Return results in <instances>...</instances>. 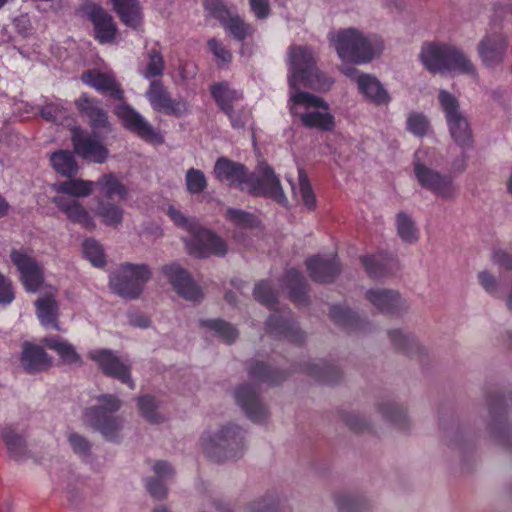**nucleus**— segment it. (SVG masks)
<instances>
[{
  "label": "nucleus",
  "instance_id": "f257e3e1",
  "mask_svg": "<svg viewBox=\"0 0 512 512\" xmlns=\"http://www.w3.org/2000/svg\"><path fill=\"white\" fill-rule=\"evenodd\" d=\"M288 109L307 128L331 131L335 126L334 116L328 103L321 97L299 90L303 85L318 91L329 90L334 80L316 66V54L308 46L292 45L288 48Z\"/></svg>",
  "mask_w": 512,
  "mask_h": 512
},
{
  "label": "nucleus",
  "instance_id": "f03ea898",
  "mask_svg": "<svg viewBox=\"0 0 512 512\" xmlns=\"http://www.w3.org/2000/svg\"><path fill=\"white\" fill-rule=\"evenodd\" d=\"M258 177L249 173L241 163L234 162L225 157L219 158L214 167L216 178L229 185L240 188L256 196H265L281 205L288 200L281 187L278 176L266 163L261 162L257 168Z\"/></svg>",
  "mask_w": 512,
  "mask_h": 512
},
{
  "label": "nucleus",
  "instance_id": "7ed1b4c3",
  "mask_svg": "<svg viewBox=\"0 0 512 512\" xmlns=\"http://www.w3.org/2000/svg\"><path fill=\"white\" fill-rule=\"evenodd\" d=\"M328 40L343 62L366 64L379 57L384 50L382 39L374 34L349 27L329 32Z\"/></svg>",
  "mask_w": 512,
  "mask_h": 512
},
{
  "label": "nucleus",
  "instance_id": "20e7f679",
  "mask_svg": "<svg viewBox=\"0 0 512 512\" xmlns=\"http://www.w3.org/2000/svg\"><path fill=\"white\" fill-rule=\"evenodd\" d=\"M441 160L435 148L423 147L414 155V176L424 189L444 200H452L458 195V188L449 175L441 174L436 166Z\"/></svg>",
  "mask_w": 512,
  "mask_h": 512
},
{
  "label": "nucleus",
  "instance_id": "39448f33",
  "mask_svg": "<svg viewBox=\"0 0 512 512\" xmlns=\"http://www.w3.org/2000/svg\"><path fill=\"white\" fill-rule=\"evenodd\" d=\"M167 213L175 225L189 234L184 238L189 254L199 258L226 254L225 241L211 231L203 229L195 219L187 218L174 207H169Z\"/></svg>",
  "mask_w": 512,
  "mask_h": 512
},
{
  "label": "nucleus",
  "instance_id": "423d86ee",
  "mask_svg": "<svg viewBox=\"0 0 512 512\" xmlns=\"http://www.w3.org/2000/svg\"><path fill=\"white\" fill-rule=\"evenodd\" d=\"M200 444L207 457L214 461L235 459L244 449L243 431L235 425L224 426L217 431H206L201 436Z\"/></svg>",
  "mask_w": 512,
  "mask_h": 512
},
{
  "label": "nucleus",
  "instance_id": "0eeeda50",
  "mask_svg": "<svg viewBox=\"0 0 512 512\" xmlns=\"http://www.w3.org/2000/svg\"><path fill=\"white\" fill-rule=\"evenodd\" d=\"M96 403L84 411V420L98 430L105 438L114 439L123 427V421L115 413L121 401L114 395L102 394L95 397Z\"/></svg>",
  "mask_w": 512,
  "mask_h": 512
},
{
  "label": "nucleus",
  "instance_id": "6e6552de",
  "mask_svg": "<svg viewBox=\"0 0 512 512\" xmlns=\"http://www.w3.org/2000/svg\"><path fill=\"white\" fill-rule=\"evenodd\" d=\"M438 101L453 141L462 148L470 147L473 143L472 131L467 118L460 110L457 97L449 91L441 89L438 93Z\"/></svg>",
  "mask_w": 512,
  "mask_h": 512
},
{
  "label": "nucleus",
  "instance_id": "1a4fd4ad",
  "mask_svg": "<svg viewBox=\"0 0 512 512\" xmlns=\"http://www.w3.org/2000/svg\"><path fill=\"white\" fill-rule=\"evenodd\" d=\"M148 266L141 264H123L110 276L113 291L125 298H136L142 292L144 284L150 279Z\"/></svg>",
  "mask_w": 512,
  "mask_h": 512
},
{
  "label": "nucleus",
  "instance_id": "9d476101",
  "mask_svg": "<svg viewBox=\"0 0 512 512\" xmlns=\"http://www.w3.org/2000/svg\"><path fill=\"white\" fill-rule=\"evenodd\" d=\"M10 258L19 271L20 280L27 292L48 290L50 285L44 283L42 266L25 249H13Z\"/></svg>",
  "mask_w": 512,
  "mask_h": 512
},
{
  "label": "nucleus",
  "instance_id": "9b49d317",
  "mask_svg": "<svg viewBox=\"0 0 512 512\" xmlns=\"http://www.w3.org/2000/svg\"><path fill=\"white\" fill-rule=\"evenodd\" d=\"M205 10L219 20L234 39L243 41L254 32L253 27L247 24L237 13L230 11L222 0H204Z\"/></svg>",
  "mask_w": 512,
  "mask_h": 512
},
{
  "label": "nucleus",
  "instance_id": "f8f14e48",
  "mask_svg": "<svg viewBox=\"0 0 512 512\" xmlns=\"http://www.w3.org/2000/svg\"><path fill=\"white\" fill-rule=\"evenodd\" d=\"M114 114L124 128L136 134L142 140L151 143H162L163 137L138 111L127 103H121L114 109Z\"/></svg>",
  "mask_w": 512,
  "mask_h": 512
},
{
  "label": "nucleus",
  "instance_id": "ddd939ff",
  "mask_svg": "<svg viewBox=\"0 0 512 512\" xmlns=\"http://www.w3.org/2000/svg\"><path fill=\"white\" fill-rule=\"evenodd\" d=\"M508 40L499 31L486 33L477 45L478 57L482 65L489 69L500 66L506 57Z\"/></svg>",
  "mask_w": 512,
  "mask_h": 512
},
{
  "label": "nucleus",
  "instance_id": "4468645a",
  "mask_svg": "<svg viewBox=\"0 0 512 512\" xmlns=\"http://www.w3.org/2000/svg\"><path fill=\"white\" fill-rule=\"evenodd\" d=\"M74 151L83 159L94 163H104L109 155L108 149L95 136L80 127L72 129Z\"/></svg>",
  "mask_w": 512,
  "mask_h": 512
},
{
  "label": "nucleus",
  "instance_id": "2eb2a0df",
  "mask_svg": "<svg viewBox=\"0 0 512 512\" xmlns=\"http://www.w3.org/2000/svg\"><path fill=\"white\" fill-rule=\"evenodd\" d=\"M89 358L96 362L105 374L127 383L131 388L134 383L130 378V366L113 351L108 349H95L89 352Z\"/></svg>",
  "mask_w": 512,
  "mask_h": 512
},
{
  "label": "nucleus",
  "instance_id": "dca6fc26",
  "mask_svg": "<svg viewBox=\"0 0 512 512\" xmlns=\"http://www.w3.org/2000/svg\"><path fill=\"white\" fill-rule=\"evenodd\" d=\"M162 271L176 292L185 300L197 301L202 297L200 288L178 264L167 265L163 267Z\"/></svg>",
  "mask_w": 512,
  "mask_h": 512
},
{
  "label": "nucleus",
  "instance_id": "f3484780",
  "mask_svg": "<svg viewBox=\"0 0 512 512\" xmlns=\"http://www.w3.org/2000/svg\"><path fill=\"white\" fill-rule=\"evenodd\" d=\"M452 45L446 43H427L422 46L420 60L424 67L432 73L447 71V62Z\"/></svg>",
  "mask_w": 512,
  "mask_h": 512
},
{
  "label": "nucleus",
  "instance_id": "a211bd4d",
  "mask_svg": "<svg viewBox=\"0 0 512 512\" xmlns=\"http://www.w3.org/2000/svg\"><path fill=\"white\" fill-rule=\"evenodd\" d=\"M81 79L85 84L101 93L109 94L112 98L122 100L124 97V91L116 81L112 71H87L82 74Z\"/></svg>",
  "mask_w": 512,
  "mask_h": 512
},
{
  "label": "nucleus",
  "instance_id": "6ab92c4d",
  "mask_svg": "<svg viewBox=\"0 0 512 512\" xmlns=\"http://www.w3.org/2000/svg\"><path fill=\"white\" fill-rule=\"evenodd\" d=\"M52 202L71 222L80 224L88 229L95 228L93 217L77 199L57 195L53 197Z\"/></svg>",
  "mask_w": 512,
  "mask_h": 512
},
{
  "label": "nucleus",
  "instance_id": "aec40b11",
  "mask_svg": "<svg viewBox=\"0 0 512 512\" xmlns=\"http://www.w3.org/2000/svg\"><path fill=\"white\" fill-rule=\"evenodd\" d=\"M57 289L49 286L35 302L37 317L41 324L47 328L60 330L58 325V303L55 300Z\"/></svg>",
  "mask_w": 512,
  "mask_h": 512
},
{
  "label": "nucleus",
  "instance_id": "412c9836",
  "mask_svg": "<svg viewBox=\"0 0 512 512\" xmlns=\"http://www.w3.org/2000/svg\"><path fill=\"white\" fill-rule=\"evenodd\" d=\"M366 299L382 313L394 314L404 307V301L400 294L392 289H369L366 292Z\"/></svg>",
  "mask_w": 512,
  "mask_h": 512
},
{
  "label": "nucleus",
  "instance_id": "4be33fe9",
  "mask_svg": "<svg viewBox=\"0 0 512 512\" xmlns=\"http://www.w3.org/2000/svg\"><path fill=\"white\" fill-rule=\"evenodd\" d=\"M356 84L364 98L378 106L388 105L391 96L377 77L371 74H361L356 77Z\"/></svg>",
  "mask_w": 512,
  "mask_h": 512
},
{
  "label": "nucleus",
  "instance_id": "5701e85b",
  "mask_svg": "<svg viewBox=\"0 0 512 512\" xmlns=\"http://www.w3.org/2000/svg\"><path fill=\"white\" fill-rule=\"evenodd\" d=\"M235 399L252 421L262 422L266 419L267 411L253 387L249 385L238 387L235 391Z\"/></svg>",
  "mask_w": 512,
  "mask_h": 512
},
{
  "label": "nucleus",
  "instance_id": "b1692460",
  "mask_svg": "<svg viewBox=\"0 0 512 512\" xmlns=\"http://www.w3.org/2000/svg\"><path fill=\"white\" fill-rule=\"evenodd\" d=\"M20 363L27 373L33 374L48 369L51 366V358L42 347L25 342L22 346Z\"/></svg>",
  "mask_w": 512,
  "mask_h": 512
},
{
  "label": "nucleus",
  "instance_id": "393cba45",
  "mask_svg": "<svg viewBox=\"0 0 512 512\" xmlns=\"http://www.w3.org/2000/svg\"><path fill=\"white\" fill-rule=\"evenodd\" d=\"M307 269L314 281L325 283L335 278L340 266L335 255L325 258L315 256L307 260Z\"/></svg>",
  "mask_w": 512,
  "mask_h": 512
},
{
  "label": "nucleus",
  "instance_id": "a878e982",
  "mask_svg": "<svg viewBox=\"0 0 512 512\" xmlns=\"http://www.w3.org/2000/svg\"><path fill=\"white\" fill-rule=\"evenodd\" d=\"M75 104L79 112L89 119L90 126L94 131L101 129L111 130L106 111L99 107L94 99L82 95L75 101Z\"/></svg>",
  "mask_w": 512,
  "mask_h": 512
},
{
  "label": "nucleus",
  "instance_id": "bb28decb",
  "mask_svg": "<svg viewBox=\"0 0 512 512\" xmlns=\"http://www.w3.org/2000/svg\"><path fill=\"white\" fill-rule=\"evenodd\" d=\"M90 18L94 24L95 36L101 43L112 42L117 28L113 18L103 8L93 6L90 10Z\"/></svg>",
  "mask_w": 512,
  "mask_h": 512
},
{
  "label": "nucleus",
  "instance_id": "cd10ccee",
  "mask_svg": "<svg viewBox=\"0 0 512 512\" xmlns=\"http://www.w3.org/2000/svg\"><path fill=\"white\" fill-rule=\"evenodd\" d=\"M211 94L220 109L227 115L233 116V108H238L242 94L229 87L227 83H218L211 87Z\"/></svg>",
  "mask_w": 512,
  "mask_h": 512
},
{
  "label": "nucleus",
  "instance_id": "c85d7f7f",
  "mask_svg": "<svg viewBox=\"0 0 512 512\" xmlns=\"http://www.w3.org/2000/svg\"><path fill=\"white\" fill-rule=\"evenodd\" d=\"M110 2L125 25L134 29L141 25L142 11L139 0H110Z\"/></svg>",
  "mask_w": 512,
  "mask_h": 512
},
{
  "label": "nucleus",
  "instance_id": "c756f323",
  "mask_svg": "<svg viewBox=\"0 0 512 512\" xmlns=\"http://www.w3.org/2000/svg\"><path fill=\"white\" fill-rule=\"evenodd\" d=\"M94 184L99 193L107 199H126L128 196L127 187L114 173L103 174Z\"/></svg>",
  "mask_w": 512,
  "mask_h": 512
},
{
  "label": "nucleus",
  "instance_id": "7c9ffc66",
  "mask_svg": "<svg viewBox=\"0 0 512 512\" xmlns=\"http://www.w3.org/2000/svg\"><path fill=\"white\" fill-rule=\"evenodd\" d=\"M95 187L93 181L83 179H70L53 185V190L59 195L68 198H85L89 196Z\"/></svg>",
  "mask_w": 512,
  "mask_h": 512
},
{
  "label": "nucleus",
  "instance_id": "2f4dec72",
  "mask_svg": "<svg viewBox=\"0 0 512 512\" xmlns=\"http://www.w3.org/2000/svg\"><path fill=\"white\" fill-rule=\"evenodd\" d=\"M155 478L147 481V489L150 494L156 498H163L167 494L165 481L174 474L173 468L164 461L156 462L153 466Z\"/></svg>",
  "mask_w": 512,
  "mask_h": 512
},
{
  "label": "nucleus",
  "instance_id": "473e14b6",
  "mask_svg": "<svg viewBox=\"0 0 512 512\" xmlns=\"http://www.w3.org/2000/svg\"><path fill=\"white\" fill-rule=\"evenodd\" d=\"M361 262L368 276L373 279H378L391 273L395 266L392 258L382 254L362 257Z\"/></svg>",
  "mask_w": 512,
  "mask_h": 512
},
{
  "label": "nucleus",
  "instance_id": "72a5a7b5",
  "mask_svg": "<svg viewBox=\"0 0 512 512\" xmlns=\"http://www.w3.org/2000/svg\"><path fill=\"white\" fill-rule=\"evenodd\" d=\"M43 343L51 350H54L65 363L73 364L81 360L74 346L62 338L55 336L47 337L43 339Z\"/></svg>",
  "mask_w": 512,
  "mask_h": 512
},
{
  "label": "nucleus",
  "instance_id": "f704fd0d",
  "mask_svg": "<svg viewBox=\"0 0 512 512\" xmlns=\"http://www.w3.org/2000/svg\"><path fill=\"white\" fill-rule=\"evenodd\" d=\"M447 71H457L462 74L477 77V70L471 59L453 45L447 62Z\"/></svg>",
  "mask_w": 512,
  "mask_h": 512
},
{
  "label": "nucleus",
  "instance_id": "c9c22d12",
  "mask_svg": "<svg viewBox=\"0 0 512 512\" xmlns=\"http://www.w3.org/2000/svg\"><path fill=\"white\" fill-rule=\"evenodd\" d=\"M96 214L104 225L117 227L121 225L123 221L124 210L115 203L101 200L98 203Z\"/></svg>",
  "mask_w": 512,
  "mask_h": 512
},
{
  "label": "nucleus",
  "instance_id": "e433bc0d",
  "mask_svg": "<svg viewBox=\"0 0 512 512\" xmlns=\"http://www.w3.org/2000/svg\"><path fill=\"white\" fill-rule=\"evenodd\" d=\"M50 160L53 168L63 176L71 177L78 171V165L70 151L60 150L54 152Z\"/></svg>",
  "mask_w": 512,
  "mask_h": 512
},
{
  "label": "nucleus",
  "instance_id": "4c0bfd02",
  "mask_svg": "<svg viewBox=\"0 0 512 512\" xmlns=\"http://www.w3.org/2000/svg\"><path fill=\"white\" fill-rule=\"evenodd\" d=\"M298 173H299L298 187L296 188L294 184H291L294 196L299 198L301 200V202L303 203V205L307 209L313 210V209H315V207L317 205L316 196H315V194L312 190V187L308 181V178L304 174L303 170L299 169ZM288 181L290 183H292L290 179H288Z\"/></svg>",
  "mask_w": 512,
  "mask_h": 512
},
{
  "label": "nucleus",
  "instance_id": "58836bf2",
  "mask_svg": "<svg viewBox=\"0 0 512 512\" xmlns=\"http://www.w3.org/2000/svg\"><path fill=\"white\" fill-rule=\"evenodd\" d=\"M266 325L271 333L283 335L291 341H298V338L294 335L297 333V329L286 316L273 314L267 320Z\"/></svg>",
  "mask_w": 512,
  "mask_h": 512
},
{
  "label": "nucleus",
  "instance_id": "ea45409f",
  "mask_svg": "<svg viewBox=\"0 0 512 512\" xmlns=\"http://www.w3.org/2000/svg\"><path fill=\"white\" fill-rule=\"evenodd\" d=\"M226 219L240 231H252L259 225L256 216L241 209H228Z\"/></svg>",
  "mask_w": 512,
  "mask_h": 512
},
{
  "label": "nucleus",
  "instance_id": "a19ab883",
  "mask_svg": "<svg viewBox=\"0 0 512 512\" xmlns=\"http://www.w3.org/2000/svg\"><path fill=\"white\" fill-rule=\"evenodd\" d=\"M396 229L402 241L414 244L419 239V231L413 219L405 213H399L396 217Z\"/></svg>",
  "mask_w": 512,
  "mask_h": 512
},
{
  "label": "nucleus",
  "instance_id": "79ce46f5",
  "mask_svg": "<svg viewBox=\"0 0 512 512\" xmlns=\"http://www.w3.org/2000/svg\"><path fill=\"white\" fill-rule=\"evenodd\" d=\"M82 253L94 267L101 268L106 264V255L99 241L88 238L82 243Z\"/></svg>",
  "mask_w": 512,
  "mask_h": 512
},
{
  "label": "nucleus",
  "instance_id": "37998d69",
  "mask_svg": "<svg viewBox=\"0 0 512 512\" xmlns=\"http://www.w3.org/2000/svg\"><path fill=\"white\" fill-rule=\"evenodd\" d=\"M388 336L392 345L405 353L412 354L419 348L417 339L402 329H392L388 332Z\"/></svg>",
  "mask_w": 512,
  "mask_h": 512
},
{
  "label": "nucleus",
  "instance_id": "c03bdc74",
  "mask_svg": "<svg viewBox=\"0 0 512 512\" xmlns=\"http://www.w3.org/2000/svg\"><path fill=\"white\" fill-rule=\"evenodd\" d=\"M145 96L148 99L151 107L157 112L161 111V109L165 106V104H167V101L171 97L170 93L163 86L162 82L158 80H153L150 83Z\"/></svg>",
  "mask_w": 512,
  "mask_h": 512
},
{
  "label": "nucleus",
  "instance_id": "a18cd8bd",
  "mask_svg": "<svg viewBox=\"0 0 512 512\" xmlns=\"http://www.w3.org/2000/svg\"><path fill=\"white\" fill-rule=\"evenodd\" d=\"M285 285L290 290V296L298 304L304 302L305 281L302 275L295 269L287 272Z\"/></svg>",
  "mask_w": 512,
  "mask_h": 512
},
{
  "label": "nucleus",
  "instance_id": "49530a36",
  "mask_svg": "<svg viewBox=\"0 0 512 512\" xmlns=\"http://www.w3.org/2000/svg\"><path fill=\"white\" fill-rule=\"evenodd\" d=\"M2 438L11 456L19 458L25 450V440L21 435L16 434L11 428L1 431Z\"/></svg>",
  "mask_w": 512,
  "mask_h": 512
},
{
  "label": "nucleus",
  "instance_id": "de8ad7c7",
  "mask_svg": "<svg viewBox=\"0 0 512 512\" xmlns=\"http://www.w3.org/2000/svg\"><path fill=\"white\" fill-rule=\"evenodd\" d=\"M335 505L340 512H361L365 507V502L360 497L339 493L335 496Z\"/></svg>",
  "mask_w": 512,
  "mask_h": 512
},
{
  "label": "nucleus",
  "instance_id": "09e8293b",
  "mask_svg": "<svg viewBox=\"0 0 512 512\" xmlns=\"http://www.w3.org/2000/svg\"><path fill=\"white\" fill-rule=\"evenodd\" d=\"M406 127L414 136L423 137L430 131V122L424 114L413 112L407 117Z\"/></svg>",
  "mask_w": 512,
  "mask_h": 512
},
{
  "label": "nucleus",
  "instance_id": "8fccbe9b",
  "mask_svg": "<svg viewBox=\"0 0 512 512\" xmlns=\"http://www.w3.org/2000/svg\"><path fill=\"white\" fill-rule=\"evenodd\" d=\"M41 116L48 121L63 124L68 118V111L64 107L63 102L57 100L44 105L41 108Z\"/></svg>",
  "mask_w": 512,
  "mask_h": 512
},
{
  "label": "nucleus",
  "instance_id": "3c124183",
  "mask_svg": "<svg viewBox=\"0 0 512 512\" xmlns=\"http://www.w3.org/2000/svg\"><path fill=\"white\" fill-rule=\"evenodd\" d=\"M202 325L214 331L227 343H232L238 335L232 325L222 320H206L202 322Z\"/></svg>",
  "mask_w": 512,
  "mask_h": 512
},
{
  "label": "nucleus",
  "instance_id": "603ef678",
  "mask_svg": "<svg viewBox=\"0 0 512 512\" xmlns=\"http://www.w3.org/2000/svg\"><path fill=\"white\" fill-rule=\"evenodd\" d=\"M164 70V60L162 55L156 50H150L147 55V64L142 71L144 78L149 79L162 75Z\"/></svg>",
  "mask_w": 512,
  "mask_h": 512
},
{
  "label": "nucleus",
  "instance_id": "864d4df0",
  "mask_svg": "<svg viewBox=\"0 0 512 512\" xmlns=\"http://www.w3.org/2000/svg\"><path fill=\"white\" fill-rule=\"evenodd\" d=\"M330 316L336 323L343 326H350L355 328H358L359 326L360 320L358 316L348 308L342 306H333L330 310Z\"/></svg>",
  "mask_w": 512,
  "mask_h": 512
},
{
  "label": "nucleus",
  "instance_id": "5fc2aeb1",
  "mask_svg": "<svg viewBox=\"0 0 512 512\" xmlns=\"http://www.w3.org/2000/svg\"><path fill=\"white\" fill-rule=\"evenodd\" d=\"M187 190L192 194H199L207 186V180L204 173L198 169H189L185 177Z\"/></svg>",
  "mask_w": 512,
  "mask_h": 512
},
{
  "label": "nucleus",
  "instance_id": "6e6d98bb",
  "mask_svg": "<svg viewBox=\"0 0 512 512\" xmlns=\"http://www.w3.org/2000/svg\"><path fill=\"white\" fill-rule=\"evenodd\" d=\"M138 407L142 416L151 423H158L162 417L157 412V404L151 396H143L138 399Z\"/></svg>",
  "mask_w": 512,
  "mask_h": 512
},
{
  "label": "nucleus",
  "instance_id": "4d7b16f0",
  "mask_svg": "<svg viewBox=\"0 0 512 512\" xmlns=\"http://www.w3.org/2000/svg\"><path fill=\"white\" fill-rule=\"evenodd\" d=\"M477 280L483 290L491 296L500 297L501 287L496 277L488 270H482L477 274Z\"/></svg>",
  "mask_w": 512,
  "mask_h": 512
},
{
  "label": "nucleus",
  "instance_id": "13d9d810",
  "mask_svg": "<svg viewBox=\"0 0 512 512\" xmlns=\"http://www.w3.org/2000/svg\"><path fill=\"white\" fill-rule=\"evenodd\" d=\"M255 299L269 308H273L276 302V296L268 282H260L254 289Z\"/></svg>",
  "mask_w": 512,
  "mask_h": 512
},
{
  "label": "nucleus",
  "instance_id": "bf43d9fd",
  "mask_svg": "<svg viewBox=\"0 0 512 512\" xmlns=\"http://www.w3.org/2000/svg\"><path fill=\"white\" fill-rule=\"evenodd\" d=\"M189 111L188 103L182 98H172L167 101V104L161 109V113L181 117Z\"/></svg>",
  "mask_w": 512,
  "mask_h": 512
},
{
  "label": "nucleus",
  "instance_id": "052dcab7",
  "mask_svg": "<svg viewBox=\"0 0 512 512\" xmlns=\"http://www.w3.org/2000/svg\"><path fill=\"white\" fill-rule=\"evenodd\" d=\"M246 512H279L277 502L271 497L252 501L246 507Z\"/></svg>",
  "mask_w": 512,
  "mask_h": 512
},
{
  "label": "nucleus",
  "instance_id": "680f3d73",
  "mask_svg": "<svg viewBox=\"0 0 512 512\" xmlns=\"http://www.w3.org/2000/svg\"><path fill=\"white\" fill-rule=\"evenodd\" d=\"M379 412L382 415V417L396 425H400L402 419H404L405 417L402 409L392 404L381 406L379 408Z\"/></svg>",
  "mask_w": 512,
  "mask_h": 512
},
{
  "label": "nucleus",
  "instance_id": "e2e57ef3",
  "mask_svg": "<svg viewBox=\"0 0 512 512\" xmlns=\"http://www.w3.org/2000/svg\"><path fill=\"white\" fill-rule=\"evenodd\" d=\"M68 442L73 451L81 456H86L90 450V443L77 433H70Z\"/></svg>",
  "mask_w": 512,
  "mask_h": 512
},
{
  "label": "nucleus",
  "instance_id": "0e129e2a",
  "mask_svg": "<svg viewBox=\"0 0 512 512\" xmlns=\"http://www.w3.org/2000/svg\"><path fill=\"white\" fill-rule=\"evenodd\" d=\"M14 300V292L9 279L0 273V305L10 304Z\"/></svg>",
  "mask_w": 512,
  "mask_h": 512
},
{
  "label": "nucleus",
  "instance_id": "69168bd1",
  "mask_svg": "<svg viewBox=\"0 0 512 512\" xmlns=\"http://www.w3.org/2000/svg\"><path fill=\"white\" fill-rule=\"evenodd\" d=\"M208 47L214 56L220 61L227 63L231 61L232 55L226 47L217 41L216 39H210L208 41Z\"/></svg>",
  "mask_w": 512,
  "mask_h": 512
},
{
  "label": "nucleus",
  "instance_id": "338daca9",
  "mask_svg": "<svg viewBox=\"0 0 512 512\" xmlns=\"http://www.w3.org/2000/svg\"><path fill=\"white\" fill-rule=\"evenodd\" d=\"M231 121V125L235 129L243 128L250 119V112L240 108H233V116H228Z\"/></svg>",
  "mask_w": 512,
  "mask_h": 512
},
{
  "label": "nucleus",
  "instance_id": "774afa93",
  "mask_svg": "<svg viewBox=\"0 0 512 512\" xmlns=\"http://www.w3.org/2000/svg\"><path fill=\"white\" fill-rule=\"evenodd\" d=\"M250 8L257 19L263 20L270 13L269 0H250Z\"/></svg>",
  "mask_w": 512,
  "mask_h": 512
}]
</instances>
